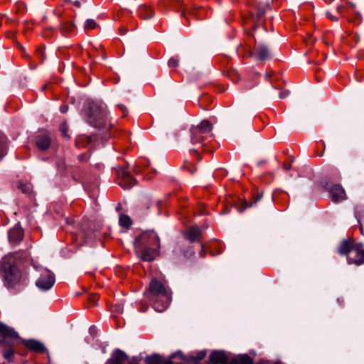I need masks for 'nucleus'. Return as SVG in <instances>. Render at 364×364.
Segmentation results:
<instances>
[{
  "label": "nucleus",
  "instance_id": "obj_48",
  "mask_svg": "<svg viewBox=\"0 0 364 364\" xmlns=\"http://www.w3.org/2000/svg\"><path fill=\"white\" fill-rule=\"evenodd\" d=\"M360 232L363 234V228L362 227H360Z\"/></svg>",
  "mask_w": 364,
  "mask_h": 364
},
{
  "label": "nucleus",
  "instance_id": "obj_31",
  "mask_svg": "<svg viewBox=\"0 0 364 364\" xmlns=\"http://www.w3.org/2000/svg\"><path fill=\"white\" fill-rule=\"evenodd\" d=\"M326 16L333 21H338V18L333 16L330 12H326Z\"/></svg>",
  "mask_w": 364,
  "mask_h": 364
},
{
  "label": "nucleus",
  "instance_id": "obj_24",
  "mask_svg": "<svg viewBox=\"0 0 364 364\" xmlns=\"http://www.w3.org/2000/svg\"><path fill=\"white\" fill-rule=\"evenodd\" d=\"M119 225L124 228H128L132 224V221L129 216L127 215H121L119 217Z\"/></svg>",
  "mask_w": 364,
  "mask_h": 364
},
{
  "label": "nucleus",
  "instance_id": "obj_16",
  "mask_svg": "<svg viewBox=\"0 0 364 364\" xmlns=\"http://www.w3.org/2000/svg\"><path fill=\"white\" fill-rule=\"evenodd\" d=\"M23 344L27 348L38 353H43L46 350L44 345L41 342L36 340L30 339L24 341Z\"/></svg>",
  "mask_w": 364,
  "mask_h": 364
},
{
  "label": "nucleus",
  "instance_id": "obj_34",
  "mask_svg": "<svg viewBox=\"0 0 364 364\" xmlns=\"http://www.w3.org/2000/svg\"><path fill=\"white\" fill-rule=\"evenodd\" d=\"M73 4L75 6H77V7H78V8H80V7H81V4H80V2L79 1H77V0L74 1L73 2Z\"/></svg>",
  "mask_w": 364,
  "mask_h": 364
},
{
  "label": "nucleus",
  "instance_id": "obj_42",
  "mask_svg": "<svg viewBox=\"0 0 364 364\" xmlns=\"http://www.w3.org/2000/svg\"><path fill=\"white\" fill-rule=\"evenodd\" d=\"M20 48H21V50L23 52H24V50H25V49H24V48H23V46H20Z\"/></svg>",
  "mask_w": 364,
  "mask_h": 364
},
{
  "label": "nucleus",
  "instance_id": "obj_43",
  "mask_svg": "<svg viewBox=\"0 0 364 364\" xmlns=\"http://www.w3.org/2000/svg\"><path fill=\"white\" fill-rule=\"evenodd\" d=\"M43 49H42V48H39V49H38V52H41V53H43Z\"/></svg>",
  "mask_w": 364,
  "mask_h": 364
},
{
  "label": "nucleus",
  "instance_id": "obj_12",
  "mask_svg": "<svg viewBox=\"0 0 364 364\" xmlns=\"http://www.w3.org/2000/svg\"><path fill=\"white\" fill-rule=\"evenodd\" d=\"M8 237L12 245H17L23 237V231L19 225H16L9 231Z\"/></svg>",
  "mask_w": 364,
  "mask_h": 364
},
{
  "label": "nucleus",
  "instance_id": "obj_17",
  "mask_svg": "<svg viewBox=\"0 0 364 364\" xmlns=\"http://www.w3.org/2000/svg\"><path fill=\"white\" fill-rule=\"evenodd\" d=\"M257 58L259 60H267L271 58L268 47L264 43H259L256 47Z\"/></svg>",
  "mask_w": 364,
  "mask_h": 364
},
{
  "label": "nucleus",
  "instance_id": "obj_41",
  "mask_svg": "<svg viewBox=\"0 0 364 364\" xmlns=\"http://www.w3.org/2000/svg\"><path fill=\"white\" fill-rule=\"evenodd\" d=\"M23 56H24V57H26V58H29V55H28V54H27V53H26L25 52H24V53H23Z\"/></svg>",
  "mask_w": 364,
  "mask_h": 364
},
{
  "label": "nucleus",
  "instance_id": "obj_14",
  "mask_svg": "<svg viewBox=\"0 0 364 364\" xmlns=\"http://www.w3.org/2000/svg\"><path fill=\"white\" fill-rule=\"evenodd\" d=\"M51 140L50 136L46 134H40L36 136V144L41 151H46L50 146Z\"/></svg>",
  "mask_w": 364,
  "mask_h": 364
},
{
  "label": "nucleus",
  "instance_id": "obj_35",
  "mask_svg": "<svg viewBox=\"0 0 364 364\" xmlns=\"http://www.w3.org/2000/svg\"><path fill=\"white\" fill-rule=\"evenodd\" d=\"M291 164H284V168L287 171H289V169H291Z\"/></svg>",
  "mask_w": 364,
  "mask_h": 364
},
{
  "label": "nucleus",
  "instance_id": "obj_1",
  "mask_svg": "<svg viewBox=\"0 0 364 364\" xmlns=\"http://www.w3.org/2000/svg\"><path fill=\"white\" fill-rule=\"evenodd\" d=\"M144 295L159 312L164 311L168 306L171 299L169 288L156 279L150 281Z\"/></svg>",
  "mask_w": 364,
  "mask_h": 364
},
{
  "label": "nucleus",
  "instance_id": "obj_47",
  "mask_svg": "<svg viewBox=\"0 0 364 364\" xmlns=\"http://www.w3.org/2000/svg\"><path fill=\"white\" fill-rule=\"evenodd\" d=\"M21 188L22 189V191L23 192H26V190L23 188V187L21 186Z\"/></svg>",
  "mask_w": 364,
  "mask_h": 364
},
{
  "label": "nucleus",
  "instance_id": "obj_49",
  "mask_svg": "<svg viewBox=\"0 0 364 364\" xmlns=\"http://www.w3.org/2000/svg\"><path fill=\"white\" fill-rule=\"evenodd\" d=\"M257 364H261V363H257Z\"/></svg>",
  "mask_w": 364,
  "mask_h": 364
},
{
  "label": "nucleus",
  "instance_id": "obj_3",
  "mask_svg": "<svg viewBox=\"0 0 364 364\" xmlns=\"http://www.w3.org/2000/svg\"><path fill=\"white\" fill-rule=\"evenodd\" d=\"M1 269L7 287H14L19 283L21 279V273L14 264L12 255L6 256L2 259Z\"/></svg>",
  "mask_w": 364,
  "mask_h": 364
},
{
  "label": "nucleus",
  "instance_id": "obj_10",
  "mask_svg": "<svg viewBox=\"0 0 364 364\" xmlns=\"http://www.w3.org/2000/svg\"><path fill=\"white\" fill-rule=\"evenodd\" d=\"M349 264L360 265L364 263V249L361 243L354 245L348 258Z\"/></svg>",
  "mask_w": 364,
  "mask_h": 364
},
{
  "label": "nucleus",
  "instance_id": "obj_45",
  "mask_svg": "<svg viewBox=\"0 0 364 364\" xmlns=\"http://www.w3.org/2000/svg\"><path fill=\"white\" fill-rule=\"evenodd\" d=\"M46 88V85H43V86L42 87V90H44Z\"/></svg>",
  "mask_w": 364,
  "mask_h": 364
},
{
  "label": "nucleus",
  "instance_id": "obj_7",
  "mask_svg": "<svg viewBox=\"0 0 364 364\" xmlns=\"http://www.w3.org/2000/svg\"><path fill=\"white\" fill-rule=\"evenodd\" d=\"M134 252L136 256L146 262H151L155 259L159 255V248L154 247L143 246L142 244L134 242Z\"/></svg>",
  "mask_w": 364,
  "mask_h": 364
},
{
  "label": "nucleus",
  "instance_id": "obj_38",
  "mask_svg": "<svg viewBox=\"0 0 364 364\" xmlns=\"http://www.w3.org/2000/svg\"><path fill=\"white\" fill-rule=\"evenodd\" d=\"M87 141L90 143L92 141V136H87Z\"/></svg>",
  "mask_w": 364,
  "mask_h": 364
},
{
  "label": "nucleus",
  "instance_id": "obj_19",
  "mask_svg": "<svg viewBox=\"0 0 364 364\" xmlns=\"http://www.w3.org/2000/svg\"><path fill=\"white\" fill-rule=\"evenodd\" d=\"M202 233L198 226H193L188 229L186 237L192 242L197 241L200 237Z\"/></svg>",
  "mask_w": 364,
  "mask_h": 364
},
{
  "label": "nucleus",
  "instance_id": "obj_40",
  "mask_svg": "<svg viewBox=\"0 0 364 364\" xmlns=\"http://www.w3.org/2000/svg\"><path fill=\"white\" fill-rule=\"evenodd\" d=\"M92 301L93 302V305H95L97 304V301L95 299H93Z\"/></svg>",
  "mask_w": 364,
  "mask_h": 364
},
{
  "label": "nucleus",
  "instance_id": "obj_5",
  "mask_svg": "<svg viewBox=\"0 0 364 364\" xmlns=\"http://www.w3.org/2000/svg\"><path fill=\"white\" fill-rule=\"evenodd\" d=\"M213 125L209 121L202 120L199 124L193 125L190 129L192 144H203V140L213 130Z\"/></svg>",
  "mask_w": 364,
  "mask_h": 364
},
{
  "label": "nucleus",
  "instance_id": "obj_23",
  "mask_svg": "<svg viewBox=\"0 0 364 364\" xmlns=\"http://www.w3.org/2000/svg\"><path fill=\"white\" fill-rule=\"evenodd\" d=\"M146 364H162V358L159 355L154 354L145 358Z\"/></svg>",
  "mask_w": 364,
  "mask_h": 364
},
{
  "label": "nucleus",
  "instance_id": "obj_8",
  "mask_svg": "<svg viewBox=\"0 0 364 364\" xmlns=\"http://www.w3.org/2000/svg\"><path fill=\"white\" fill-rule=\"evenodd\" d=\"M134 242L142 244L143 246L161 247L160 238L154 230H146L141 233L134 240Z\"/></svg>",
  "mask_w": 364,
  "mask_h": 364
},
{
  "label": "nucleus",
  "instance_id": "obj_44",
  "mask_svg": "<svg viewBox=\"0 0 364 364\" xmlns=\"http://www.w3.org/2000/svg\"><path fill=\"white\" fill-rule=\"evenodd\" d=\"M147 309H148V307H147V306H146V307H144V308L142 309V311H146Z\"/></svg>",
  "mask_w": 364,
  "mask_h": 364
},
{
  "label": "nucleus",
  "instance_id": "obj_36",
  "mask_svg": "<svg viewBox=\"0 0 364 364\" xmlns=\"http://www.w3.org/2000/svg\"><path fill=\"white\" fill-rule=\"evenodd\" d=\"M79 159H80V160H81V161H85V160H86V156H85V155H82H82H80V156H79Z\"/></svg>",
  "mask_w": 364,
  "mask_h": 364
},
{
  "label": "nucleus",
  "instance_id": "obj_32",
  "mask_svg": "<svg viewBox=\"0 0 364 364\" xmlns=\"http://www.w3.org/2000/svg\"><path fill=\"white\" fill-rule=\"evenodd\" d=\"M289 90L280 92L279 93V97L282 98V99L284 98V97H287L289 95Z\"/></svg>",
  "mask_w": 364,
  "mask_h": 364
},
{
  "label": "nucleus",
  "instance_id": "obj_25",
  "mask_svg": "<svg viewBox=\"0 0 364 364\" xmlns=\"http://www.w3.org/2000/svg\"><path fill=\"white\" fill-rule=\"evenodd\" d=\"M262 198V195L259 196L257 199L254 200V202H251L247 203V202H244L242 203V206L241 208H238L237 210L240 213L243 212L247 208L253 206L257 201H259Z\"/></svg>",
  "mask_w": 364,
  "mask_h": 364
},
{
  "label": "nucleus",
  "instance_id": "obj_29",
  "mask_svg": "<svg viewBox=\"0 0 364 364\" xmlns=\"http://www.w3.org/2000/svg\"><path fill=\"white\" fill-rule=\"evenodd\" d=\"M179 58L178 57H172L168 60V65L171 68H175L178 65Z\"/></svg>",
  "mask_w": 364,
  "mask_h": 364
},
{
  "label": "nucleus",
  "instance_id": "obj_2",
  "mask_svg": "<svg viewBox=\"0 0 364 364\" xmlns=\"http://www.w3.org/2000/svg\"><path fill=\"white\" fill-rule=\"evenodd\" d=\"M18 338V333L14 328L0 326V351L3 358L9 363L14 361L16 341Z\"/></svg>",
  "mask_w": 364,
  "mask_h": 364
},
{
  "label": "nucleus",
  "instance_id": "obj_6",
  "mask_svg": "<svg viewBox=\"0 0 364 364\" xmlns=\"http://www.w3.org/2000/svg\"><path fill=\"white\" fill-rule=\"evenodd\" d=\"M55 282V277L53 272L48 269L41 271L39 277L36 280V287L41 291H48L52 289Z\"/></svg>",
  "mask_w": 364,
  "mask_h": 364
},
{
  "label": "nucleus",
  "instance_id": "obj_27",
  "mask_svg": "<svg viewBox=\"0 0 364 364\" xmlns=\"http://www.w3.org/2000/svg\"><path fill=\"white\" fill-rule=\"evenodd\" d=\"M97 26V25L96 22L95 21V20H93L92 18L87 19L85 22V29H94Z\"/></svg>",
  "mask_w": 364,
  "mask_h": 364
},
{
  "label": "nucleus",
  "instance_id": "obj_28",
  "mask_svg": "<svg viewBox=\"0 0 364 364\" xmlns=\"http://www.w3.org/2000/svg\"><path fill=\"white\" fill-rule=\"evenodd\" d=\"M60 131L64 138L66 139H68L70 138L69 135L68 134V127L66 122H63L61 124L60 127Z\"/></svg>",
  "mask_w": 364,
  "mask_h": 364
},
{
  "label": "nucleus",
  "instance_id": "obj_13",
  "mask_svg": "<svg viewBox=\"0 0 364 364\" xmlns=\"http://www.w3.org/2000/svg\"><path fill=\"white\" fill-rule=\"evenodd\" d=\"M209 361L212 364H230L228 356L223 351H213L209 356Z\"/></svg>",
  "mask_w": 364,
  "mask_h": 364
},
{
  "label": "nucleus",
  "instance_id": "obj_9",
  "mask_svg": "<svg viewBox=\"0 0 364 364\" xmlns=\"http://www.w3.org/2000/svg\"><path fill=\"white\" fill-rule=\"evenodd\" d=\"M119 184L124 189H129L135 185L136 181L130 173L124 168L117 170Z\"/></svg>",
  "mask_w": 364,
  "mask_h": 364
},
{
  "label": "nucleus",
  "instance_id": "obj_30",
  "mask_svg": "<svg viewBox=\"0 0 364 364\" xmlns=\"http://www.w3.org/2000/svg\"><path fill=\"white\" fill-rule=\"evenodd\" d=\"M118 107L122 110L123 116H126L128 113V111H127V108L125 107V106L122 104H119Z\"/></svg>",
  "mask_w": 364,
  "mask_h": 364
},
{
  "label": "nucleus",
  "instance_id": "obj_18",
  "mask_svg": "<svg viewBox=\"0 0 364 364\" xmlns=\"http://www.w3.org/2000/svg\"><path fill=\"white\" fill-rule=\"evenodd\" d=\"M206 353H207L206 350H200L198 353H196V355H188V357H186L182 354L181 359H183L184 360L192 362L193 364H199L200 361L201 360H203L206 356Z\"/></svg>",
  "mask_w": 364,
  "mask_h": 364
},
{
  "label": "nucleus",
  "instance_id": "obj_15",
  "mask_svg": "<svg viewBox=\"0 0 364 364\" xmlns=\"http://www.w3.org/2000/svg\"><path fill=\"white\" fill-rule=\"evenodd\" d=\"M332 200L338 202L346 199V193L343 188L339 185H333L330 191Z\"/></svg>",
  "mask_w": 364,
  "mask_h": 364
},
{
  "label": "nucleus",
  "instance_id": "obj_26",
  "mask_svg": "<svg viewBox=\"0 0 364 364\" xmlns=\"http://www.w3.org/2000/svg\"><path fill=\"white\" fill-rule=\"evenodd\" d=\"M73 27H74L73 22H67L60 26V30L63 32H70L73 30Z\"/></svg>",
  "mask_w": 364,
  "mask_h": 364
},
{
  "label": "nucleus",
  "instance_id": "obj_46",
  "mask_svg": "<svg viewBox=\"0 0 364 364\" xmlns=\"http://www.w3.org/2000/svg\"><path fill=\"white\" fill-rule=\"evenodd\" d=\"M262 163H263V161H259V162H258V163H257V165H258V166H259V165H261Z\"/></svg>",
  "mask_w": 364,
  "mask_h": 364
},
{
  "label": "nucleus",
  "instance_id": "obj_11",
  "mask_svg": "<svg viewBox=\"0 0 364 364\" xmlns=\"http://www.w3.org/2000/svg\"><path fill=\"white\" fill-rule=\"evenodd\" d=\"M127 360V355L124 351L116 349L105 364H126Z\"/></svg>",
  "mask_w": 364,
  "mask_h": 364
},
{
  "label": "nucleus",
  "instance_id": "obj_22",
  "mask_svg": "<svg viewBox=\"0 0 364 364\" xmlns=\"http://www.w3.org/2000/svg\"><path fill=\"white\" fill-rule=\"evenodd\" d=\"M252 358L246 355H239L237 357L230 360V364H252Z\"/></svg>",
  "mask_w": 364,
  "mask_h": 364
},
{
  "label": "nucleus",
  "instance_id": "obj_39",
  "mask_svg": "<svg viewBox=\"0 0 364 364\" xmlns=\"http://www.w3.org/2000/svg\"><path fill=\"white\" fill-rule=\"evenodd\" d=\"M0 326H2V327H4V328H6V327H7V326H6V325L4 324V323H1V322H0Z\"/></svg>",
  "mask_w": 364,
  "mask_h": 364
},
{
  "label": "nucleus",
  "instance_id": "obj_37",
  "mask_svg": "<svg viewBox=\"0 0 364 364\" xmlns=\"http://www.w3.org/2000/svg\"><path fill=\"white\" fill-rule=\"evenodd\" d=\"M200 255L201 257H204V255H205V252H204V250H203V247L201 248V250L200 252H199Z\"/></svg>",
  "mask_w": 364,
  "mask_h": 364
},
{
  "label": "nucleus",
  "instance_id": "obj_21",
  "mask_svg": "<svg viewBox=\"0 0 364 364\" xmlns=\"http://www.w3.org/2000/svg\"><path fill=\"white\" fill-rule=\"evenodd\" d=\"M138 12L139 16L144 20L151 18L154 14L153 10L148 6L145 5H141L139 9Z\"/></svg>",
  "mask_w": 364,
  "mask_h": 364
},
{
  "label": "nucleus",
  "instance_id": "obj_33",
  "mask_svg": "<svg viewBox=\"0 0 364 364\" xmlns=\"http://www.w3.org/2000/svg\"><path fill=\"white\" fill-rule=\"evenodd\" d=\"M60 109L62 113H65L68 112V107L67 105H62L60 106Z\"/></svg>",
  "mask_w": 364,
  "mask_h": 364
},
{
  "label": "nucleus",
  "instance_id": "obj_20",
  "mask_svg": "<svg viewBox=\"0 0 364 364\" xmlns=\"http://www.w3.org/2000/svg\"><path fill=\"white\" fill-rule=\"evenodd\" d=\"M354 245L355 244H353L350 241L343 240L338 247L339 254L346 255L348 258L350 251L353 250V247H354Z\"/></svg>",
  "mask_w": 364,
  "mask_h": 364
},
{
  "label": "nucleus",
  "instance_id": "obj_4",
  "mask_svg": "<svg viewBox=\"0 0 364 364\" xmlns=\"http://www.w3.org/2000/svg\"><path fill=\"white\" fill-rule=\"evenodd\" d=\"M88 122L96 128H106L107 112L105 108L96 102L88 105Z\"/></svg>",
  "mask_w": 364,
  "mask_h": 364
}]
</instances>
